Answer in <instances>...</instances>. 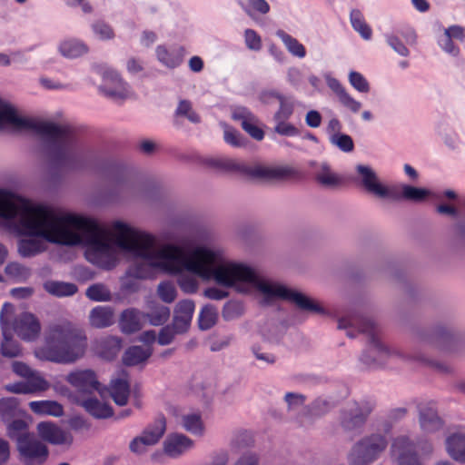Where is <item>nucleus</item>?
Segmentation results:
<instances>
[{
	"label": "nucleus",
	"instance_id": "nucleus-5",
	"mask_svg": "<svg viewBox=\"0 0 465 465\" xmlns=\"http://www.w3.org/2000/svg\"><path fill=\"white\" fill-rule=\"evenodd\" d=\"M355 172L357 183L366 193L381 200L422 203L431 195V192L425 188L406 183L387 184L381 181L376 171L367 164H357Z\"/></svg>",
	"mask_w": 465,
	"mask_h": 465
},
{
	"label": "nucleus",
	"instance_id": "nucleus-52",
	"mask_svg": "<svg viewBox=\"0 0 465 465\" xmlns=\"http://www.w3.org/2000/svg\"><path fill=\"white\" fill-rule=\"evenodd\" d=\"M1 351L4 356L13 358L20 355L21 349L17 341L12 339V336H4Z\"/></svg>",
	"mask_w": 465,
	"mask_h": 465
},
{
	"label": "nucleus",
	"instance_id": "nucleus-37",
	"mask_svg": "<svg viewBox=\"0 0 465 465\" xmlns=\"http://www.w3.org/2000/svg\"><path fill=\"white\" fill-rule=\"evenodd\" d=\"M83 407L92 416L97 419H106L113 415L112 408L104 402H101L96 399H88L82 402Z\"/></svg>",
	"mask_w": 465,
	"mask_h": 465
},
{
	"label": "nucleus",
	"instance_id": "nucleus-49",
	"mask_svg": "<svg viewBox=\"0 0 465 465\" xmlns=\"http://www.w3.org/2000/svg\"><path fill=\"white\" fill-rule=\"evenodd\" d=\"M348 80L356 91L364 94L370 92V84L361 73L351 71L348 75Z\"/></svg>",
	"mask_w": 465,
	"mask_h": 465
},
{
	"label": "nucleus",
	"instance_id": "nucleus-42",
	"mask_svg": "<svg viewBox=\"0 0 465 465\" xmlns=\"http://www.w3.org/2000/svg\"><path fill=\"white\" fill-rule=\"evenodd\" d=\"M351 23L355 31L365 40H370L372 35L371 27L365 23L361 13L352 10L351 13Z\"/></svg>",
	"mask_w": 465,
	"mask_h": 465
},
{
	"label": "nucleus",
	"instance_id": "nucleus-12",
	"mask_svg": "<svg viewBox=\"0 0 465 465\" xmlns=\"http://www.w3.org/2000/svg\"><path fill=\"white\" fill-rule=\"evenodd\" d=\"M65 381L78 392L92 393L96 391L103 395L96 374L92 370L73 371L66 375Z\"/></svg>",
	"mask_w": 465,
	"mask_h": 465
},
{
	"label": "nucleus",
	"instance_id": "nucleus-50",
	"mask_svg": "<svg viewBox=\"0 0 465 465\" xmlns=\"http://www.w3.org/2000/svg\"><path fill=\"white\" fill-rule=\"evenodd\" d=\"M176 114L178 116L187 118L191 123L196 124L200 122L199 115L193 111L191 102L187 100H181L176 108Z\"/></svg>",
	"mask_w": 465,
	"mask_h": 465
},
{
	"label": "nucleus",
	"instance_id": "nucleus-1",
	"mask_svg": "<svg viewBox=\"0 0 465 465\" xmlns=\"http://www.w3.org/2000/svg\"><path fill=\"white\" fill-rule=\"evenodd\" d=\"M112 233L116 260L118 251L140 260L132 269L136 278H151L155 271L169 274L189 272L240 293L255 292L264 302L288 300L302 310L327 314L319 302L261 275L246 263L225 260L219 251L201 246L186 251L173 243L159 244L153 234L121 221L112 223Z\"/></svg>",
	"mask_w": 465,
	"mask_h": 465
},
{
	"label": "nucleus",
	"instance_id": "nucleus-57",
	"mask_svg": "<svg viewBox=\"0 0 465 465\" xmlns=\"http://www.w3.org/2000/svg\"><path fill=\"white\" fill-rule=\"evenodd\" d=\"M290 411H298L305 403V396L300 393L287 392L284 396Z\"/></svg>",
	"mask_w": 465,
	"mask_h": 465
},
{
	"label": "nucleus",
	"instance_id": "nucleus-17",
	"mask_svg": "<svg viewBox=\"0 0 465 465\" xmlns=\"http://www.w3.org/2000/svg\"><path fill=\"white\" fill-rule=\"evenodd\" d=\"M194 309L195 304L192 300H183L176 304L173 321V328L176 332L183 333L188 331Z\"/></svg>",
	"mask_w": 465,
	"mask_h": 465
},
{
	"label": "nucleus",
	"instance_id": "nucleus-40",
	"mask_svg": "<svg viewBox=\"0 0 465 465\" xmlns=\"http://www.w3.org/2000/svg\"><path fill=\"white\" fill-rule=\"evenodd\" d=\"M5 272L16 282H25L31 276L30 268L16 262H9Z\"/></svg>",
	"mask_w": 465,
	"mask_h": 465
},
{
	"label": "nucleus",
	"instance_id": "nucleus-45",
	"mask_svg": "<svg viewBox=\"0 0 465 465\" xmlns=\"http://www.w3.org/2000/svg\"><path fill=\"white\" fill-rule=\"evenodd\" d=\"M330 143L344 153H351L354 149L352 138L345 134H336L330 136Z\"/></svg>",
	"mask_w": 465,
	"mask_h": 465
},
{
	"label": "nucleus",
	"instance_id": "nucleus-25",
	"mask_svg": "<svg viewBox=\"0 0 465 465\" xmlns=\"http://www.w3.org/2000/svg\"><path fill=\"white\" fill-rule=\"evenodd\" d=\"M122 349V340L118 337L108 336L101 338L95 343V353L107 361L114 360Z\"/></svg>",
	"mask_w": 465,
	"mask_h": 465
},
{
	"label": "nucleus",
	"instance_id": "nucleus-24",
	"mask_svg": "<svg viewBox=\"0 0 465 465\" xmlns=\"http://www.w3.org/2000/svg\"><path fill=\"white\" fill-rule=\"evenodd\" d=\"M447 454L456 462L465 464V434L455 432L450 434L444 441Z\"/></svg>",
	"mask_w": 465,
	"mask_h": 465
},
{
	"label": "nucleus",
	"instance_id": "nucleus-16",
	"mask_svg": "<svg viewBox=\"0 0 465 465\" xmlns=\"http://www.w3.org/2000/svg\"><path fill=\"white\" fill-rule=\"evenodd\" d=\"M418 420L420 430L425 433H435L443 428V420L439 416L434 403L420 407Z\"/></svg>",
	"mask_w": 465,
	"mask_h": 465
},
{
	"label": "nucleus",
	"instance_id": "nucleus-35",
	"mask_svg": "<svg viewBox=\"0 0 465 465\" xmlns=\"http://www.w3.org/2000/svg\"><path fill=\"white\" fill-rule=\"evenodd\" d=\"M44 289L49 294L60 298L72 296L77 292L75 284L59 281H46L44 283Z\"/></svg>",
	"mask_w": 465,
	"mask_h": 465
},
{
	"label": "nucleus",
	"instance_id": "nucleus-30",
	"mask_svg": "<svg viewBox=\"0 0 465 465\" xmlns=\"http://www.w3.org/2000/svg\"><path fill=\"white\" fill-rule=\"evenodd\" d=\"M110 394L114 401L119 406H124L128 402L130 385L125 376L112 380Z\"/></svg>",
	"mask_w": 465,
	"mask_h": 465
},
{
	"label": "nucleus",
	"instance_id": "nucleus-48",
	"mask_svg": "<svg viewBox=\"0 0 465 465\" xmlns=\"http://www.w3.org/2000/svg\"><path fill=\"white\" fill-rule=\"evenodd\" d=\"M8 436L16 441L18 444V439L23 438L25 435H29L27 432V424L22 420H15L11 422L7 427Z\"/></svg>",
	"mask_w": 465,
	"mask_h": 465
},
{
	"label": "nucleus",
	"instance_id": "nucleus-23",
	"mask_svg": "<svg viewBox=\"0 0 465 465\" xmlns=\"http://www.w3.org/2000/svg\"><path fill=\"white\" fill-rule=\"evenodd\" d=\"M57 49L59 54L67 59H76L89 52L88 45L83 40L74 37L60 41Z\"/></svg>",
	"mask_w": 465,
	"mask_h": 465
},
{
	"label": "nucleus",
	"instance_id": "nucleus-63",
	"mask_svg": "<svg viewBox=\"0 0 465 465\" xmlns=\"http://www.w3.org/2000/svg\"><path fill=\"white\" fill-rule=\"evenodd\" d=\"M232 465H259V457L252 452L241 455Z\"/></svg>",
	"mask_w": 465,
	"mask_h": 465
},
{
	"label": "nucleus",
	"instance_id": "nucleus-47",
	"mask_svg": "<svg viewBox=\"0 0 465 465\" xmlns=\"http://www.w3.org/2000/svg\"><path fill=\"white\" fill-rule=\"evenodd\" d=\"M152 446H154V444L140 433L130 441L129 450L136 455H141L145 453L148 448Z\"/></svg>",
	"mask_w": 465,
	"mask_h": 465
},
{
	"label": "nucleus",
	"instance_id": "nucleus-6",
	"mask_svg": "<svg viewBox=\"0 0 465 465\" xmlns=\"http://www.w3.org/2000/svg\"><path fill=\"white\" fill-rule=\"evenodd\" d=\"M0 325L3 336H12L15 333L25 341H35L41 331V325L34 314L29 312L16 314L15 306L9 302L2 306Z\"/></svg>",
	"mask_w": 465,
	"mask_h": 465
},
{
	"label": "nucleus",
	"instance_id": "nucleus-15",
	"mask_svg": "<svg viewBox=\"0 0 465 465\" xmlns=\"http://www.w3.org/2000/svg\"><path fill=\"white\" fill-rule=\"evenodd\" d=\"M465 43V28L460 25H450L444 29L442 35L438 38L440 48L449 55L457 57L460 51L452 39Z\"/></svg>",
	"mask_w": 465,
	"mask_h": 465
},
{
	"label": "nucleus",
	"instance_id": "nucleus-62",
	"mask_svg": "<svg viewBox=\"0 0 465 465\" xmlns=\"http://www.w3.org/2000/svg\"><path fill=\"white\" fill-rule=\"evenodd\" d=\"M12 370L16 375L24 378L25 380L35 371L27 364L18 361L12 363Z\"/></svg>",
	"mask_w": 465,
	"mask_h": 465
},
{
	"label": "nucleus",
	"instance_id": "nucleus-32",
	"mask_svg": "<svg viewBox=\"0 0 465 465\" xmlns=\"http://www.w3.org/2000/svg\"><path fill=\"white\" fill-rule=\"evenodd\" d=\"M166 431V420L163 415H159L153 421L147 424L141 433L152 443L156 445Z\"/></svg>",
	"mask_w": 465,
	"mask_h": 465
},
{
	"label": "nucleus",
	"instance_id": "nucleus-36",
	"mask_svg": "<svg viewBox=\"0 0 465 465\" xmlns=\"http://www.w3.org/2000/svg\"><path fill=\"white\" fill-rule=\"evenodd\" d=\"M149 311L144 314L151 325L160 326L164 324L170 317V309L163 304L151 302L148 305Z\"/></svg>",
	"mask_w": 465,
	"mask_h": 465
},
{
	"label": "nucleus",
	"instance_id": "nucleus-26",
	"mask_svg": "<svg viewBox=\"0 0 465 465\" xmlns=\"http://www.w3.org/2000/svg\"><path fill=\"white\" fill-rule=\"evenodd\" d=\"M144 313L137 309L130 308L124 311L120 317V328L123 332L130 334L139 331L143 327Z\"/></svg>",
	"mask_w": 465,
	"mask_h": 465
},
{
	"label": "nucleus",
	"instance_id": "nucleus-41",
	"mask_svg": "<svg viewBox=\"0 0 465 465\" xmlns=\"http://www.w3.org/2000/svg\"><path fill=\"white\" fill-rule=\"evenodd\" d=\"M218 312L213 305H205L199 314V327L201 330L211 329L217 321Z\"/></svg>",
	"mask_w": 465,
	"mask_h": 465
},
{
	"label": "nucleus",
	"instance_id": "nucleus-38",
	"mask_svg": "<svg viewBox=\"0 0 465 465\" xmlns=\"http://www.w3.org/2000/svg\"><path fill=\"white\" fill-rule=\"evenodd\" d=\"M239 6L250 17L255 14L267 15L270 12V5L266 0H238Z\"/></svg>",
	"mask_w": 465,
	"mask_h": 465
},
{
	"label": "nucleus",
	"instance_id": "nucleus-28",
	"mask_svg": "<svg viewBox=\"0 0 465 465\" xmlns=\"http://www.w3.org/2000/svg\"><path fill=\"white\" fill-rule=\"evenodd\" d=\"M30 410L36 415L61 417L64 414V408L56 401L42 400L29 402Z\"/></svg>",
	"mask_w": 465,
	"mask_h": 465
},
{
	"label": "nucleus",
	"instance_id": "nucleus-10",
	"mask_svg": "<svg viewBox=\"0 0 465 465\" xmlns=\"http://www.w3.org/2000/svg\"><path fill=\"white\" fill-rule=\"evenodd\" d=\"M100 90L105 96L116 102L125 100L133 95L130 85L113 69L104 71Z\"/></svg>",
	"mask_w": 465,
	"mask_h": 465
},
{
	"label": "nucleus",
	"instance_id": "nucleus-21",
	"mask_svg": "<svg viewBox=\"0 0 465 465\" xmlns=\"http://www.w3.org/2000/svg\"><path fill=\"white\" fill-rule=\"evenodd\" d=\"M157 60L167 68L178 67L183 60L184 49L179 45H158L155 49Z\"/></svg>",
	"mask_w": 465,
	"mask_h": 465
},
{
	"label": "nucleus",
	"instance_id": "nucleus-27",
	"mask_svg": "<svg viewBox=\"0 0 465 465\" xmlns=\"http://www.w3.org/2000/svg\"><path fill=\"white\" fill-rule=\"evenodd\" d=\"M251 173L267 180H280L291 176L293 170L288 166L256 165L252 169Z\"/></svg>",
	"mask_w": 465,
	"mask_h": 465
},
{
	"label": "nucleus",
	"instance_id": "nucleus-64",
	"mask_svg": "<svg viewBox=\"0 0 465 465\" xmlns=\"http://www.w3.org/2000/svg\"><path fill=\"white\" fill-rule=\"evenodd\" d=\"M204 296L211 300L220 301L228 296V292L218 288V287H210L204 290Z\"/></svg>",
	"mask_w": 465,
	"mask_h": 465
},
{
	"label": "nucleus",
	"instance_id": "nucleus-44",
	"mask_svg": "<svg viewBox=\"0 0 465 465\" xmlns=\"http://www.w3.org/2000/svg\"><path fill=\"white\" fill-rule=\"evenodd\" d=\"M91 28L94 37L98 40L109 41L114 38V31L113 27L104 21H96L93 23Z\"/></svg>",
	"mask_w": 465,
	"mask_h": 465
},
{
	"label": "nucleus",
	"instance_id": "nucleus-4",
	"mask_svg": "<svg viewBox=\"0 0 465 465\" xmlns=\"http://www.w3.org/2000/svg\"><path fill=\"white\" fill-rule=\"evenodd\" d=\"M87 349L84 331L63 321L52 323L45 332L44 344L35 349V356L59 364H71L83 358Z\"/></svg>",
	"mask_w": 465,
	"mask_h": 465
},
{
	"label": "nucleus",
	"instance_id": "nucleus-43",
	"mask_svg": "<svg viewBox=\"0 0 465 465\" xmlns=\"http://www.w3.org/2000/svg\"><path fill=\"white\" fill-rule=\"evenodd\" d=\"M85 294L90 300L94 302H107L111 299L109 289L102 283H95L89 286Z\"/></svg>",
	"mask_w": 465,
	"mask_h": 465
},
{
	"label": "nucleus",
	"instance_id": "nucleus-56",
	"mask_svg": "<svg viewBox=\"0 0 465 465\" xmlns=\"http://www.w3.org/2000/svg\"><path fill=\"white\" fill-rule=\"evenodd\" d=\"M223 138L224 141L235 147H240L244 144L242 138L240 134L235 131L233 128L228 126L227 124H223Z\"/></svg>",
	"mask_w": 465,
	"mask_h": 465
},
{
	"label": "nucleus",
	"instance_id": "nucleus-20",
	"mask_svg": "<svg viewBox=\"0 0 465 465\" xmlns=\"http://www.w3.org/2000/svg\"><path fill=\"white\" fill-rule=\"evenodd\" d=\"M37 431L44 440L52 444H70L73 441L69 432L63 430L52 422H40L37 425Z\"/></svg>",
	"mask_w": 465,
	"mask_h": 465
},
{
	"label": "nucleus",
	"instance_id": "nucleus-3",
	"mask_svg": "<svg viewBox=\"0 0 465 465\" xmlns=\"http://www.w3.org/2000/svg\"><path fill=\"white\" fill-rule=\"evenodd\" d=\"M34 132L45 143L46 153L57 162H67L74 155V138L66 125L22 115L15 106L0 100V129Z\"/></svg>",
	"mask_w": 465,
	"mask_h": 465
},
{
	"label": "nucleus",
	"instance_id": "nucleus-53",
	"mask_svg": "<svg viewBox=\"0 0 465 465\" xmlns=\"http://www.w3.org/2000/svg\"><path fill=\"white\" fill-rule=\"evenodd\" d=\"M331 408V402L324 398L316 399L310 406L309 413L312 417H321Z\"/></svg>",
	"mask_w": 465,
	"mask_h": 465
},
{
	"label": "nucleus",
	"instance_id": "nucleus-51",
	"mask_svg": "<svg viewBox=\"0 0 465 465\" xmlns=\"http://www.w3.org/2000/svg\"><path fill=\"white\" fill-rule=\"evenodd\" d=\"M178 284L183 292L186 293H194L198 290V280L195 275L181 274L178 278Z\"/></svg>",
	"mask_w": 465,
	"mask_h": 465
},
{
	"label": "nucleus",
	"instance_id": "nucleus-59",
	"mask_svg": "<svg viewBox=\"0 0 465 465\" xmlns=\"http://www.w3.org/2000/svg\"><path fill=\"white\" fill-rule=\"evenodd\" d=\"M388 45L401 56H408L410 54L406 45L395 35H388L386 37Z\"/></svg>",
	"mask_w": 465,
	"mask_h": 465
},
{
	"label": "nucleus",
	"instance_id": "nucleus-22",
	"mask_svg": "<svg viewBox=\"0 0 465 465\" xmlns=\"http://www.w3.org/2000/svg\"><path fill=\"white\" fill-rule=\"evenodd\" d=\"M314 180L322 187L335 189L341 185L342 178L327 163H321L314 171Z\"/></svg>",
	"mask_w": 465,
	"mask_h": 465
},
{
	"label": "nucleus",
	"instance_id": "nucleus-18",
	"mask_svg": "<svg viewBox=\"0 0 465 465\" xmlns=\"http://www.w3.org/2000/svg\"><path fill=\"white\" fill-rule=\"evenodd\" d=\"M328 87L336 94L339 103L352 114H358L361 109V103L351 96L336 78L327 76Z\"/></svg>",
	"mask_w": 465,
	"mask_h": 465
},
{
	"label": "nucleus",
	"instance_id": "nucleus-9",
	"mask_svg": "<svg viewBox=\"0 0 465 465\" xmlns=\"http://www.w3.org/2000/svg\"><path fill=\"white\" fill-rule=\"evenodd\" d=\"M373 409L374 403L370 401L349 402L341 412L340 422L341 427L348 431L360 429Z\"/></svg>",
	"mask_w": 465,
	"mask_h": 465
},
{
	"label": "nucleus",
	"instance_id": "nucleus-34",
	"mask_svg": "<svg viewBox=\"0 0 465 465\" xmlns=\"http://www.w3.org/2000/svg\"><path fill=\"white\" fill-rule=\"evenodd\" d=\"M276 36L282 42L286 50L294 57L302 59L306 56L305 46L295 37L292 36L282 29L275 33Z\"/></svg>",
	"mask_w": 465,
	"mask_h": 465
},
{
	"label": "nucleus",
	"instance_id": "nucleus-11",
	"mask_svg": "<svg viewBox=\"0 0 465 465\" xmlns=\"http://www.w3.org/2000/svg\"><path fill=\"white\" fill-rule=\"evenodd\" d=\"M391 458L396 465H423L417 458L414 444L406 436H398L393 440Z\"/></svg>",
	"mask_w": 465,
	"mask_h": 465
},
{
	"label": "nucleus",
	"instance_id": "nucleus-14",
	"mask_svg": "<svg viewBox=\"0 0 465 465\" xmlns=\"http://www.w3.org/2000/svg\"><path fill=\"white\" fill-rule=\"evenodd\" d=\"M17 450L25 459L44 461L48 456L46 446L39 441L33 434L18 439Z\"/></svg>",
	"mask_w": 465,
	"mask_h": 465
},
{
	"label": "nucleus",
	"instance_id": "nucleus-60",
	"mask_svg": "<svg viewBox=\"0 0 465 465\" xmlns=\"http://www.w3.org/2000/svg\"><path fill=\"white\" fill-rule=\"evenodd\" d=\"M175 334H178V332L173 328V324L172 326L167 325L161 329L157 341L160 345H168L173 341Z\"/></svg>",
	"mask_w": 465,
	"mask_h": 465
},
{
	"label": "nucleus",
	"instance_id": "nucleus-29",
	"mask_svg": "<svg viewBox=\"0 0 465 465\" xmlns=\"http://www.w3.org/2000/svg\"><path fill=\"white\" fill-rule=\"evenodd\" d=\"M177 422L184 430L194 436L202 437L204 434L205 428L200 414H182L177 416Z\"/></svg>",
	"mask_w": 465,
	"mask_h": 465
},
{
	"label": "nucleus",
	"instance_id": "nucleus-58",
	"mask_svg": "<svg viewBox=\"0 0 465 465\" xmlns=\"http://www.w3.org/2000/svg\"><path fill=\"white\" fill-rule=\"evenodd\" d=\"M278 123L274 128L275 132L281 135L296 136L299 134L298 129L292 124L283 120H276Z\"/></svg>",
	"mask_w": 465,
	"mask_h": 465
},
{
	"label": "nucleus",
	"instance_id": "nucleus-13",
	"mask_svg": "<svg viewBox=\"0 0 465 465\" xmlns=\"http://www.w3.org/2000/svg\"><path fill=\"white\" fill-rule=\"evenodd\" d=\"M195 446L194 440L180 432L167 435L163 442V453L171 459H179L192 450Z\"/></svg>",
	"mask_w": 465,
	"mask_h": 465
},
{
	"label": "nucleus",
	"instance_id": "nucleus-2",
	"mask_svg": "<svg viewBox=\"0 0 465 465\" xmlns=\"http://www.w3.org/2000/svg\"><path fill=\"white\" fill-rule=\"evenodd\" d=\"M0 223L8 225L21 236L17 252L22 258H33L45 252L50 242L84 245L86 259L101 268L111 269L116 264L112 223L101 226L89 217L22 203L9 191L1 188Z\"/></svg>",
	"mask_w": 465,
	"mask_h": 465
},
{
	"label": "nucleus",
	"instance_id": "nucleus-8",
	"mask_svg": "<svg viewBox=\"0 0 465 465\" xmlns=\"http://www.w3.org/2000/svg\"><path fill=\"white\" fill-rule=\"evenodd\" d=\"M360 330L370 337L368 351L362 358L365 363L381 365L388 360L400 356V352L395 348L389 347L378 338L376 327L371 320L363 319Z\"/></svg>",
	"mask_w": 465,
	"mask_h": 465
},
{
	"label": "nucleus",
	"instance_id": "nucleus-39",
	"mask_svg": "<svg viewBox=\"0 0 465 465\" xmlns=\"http://www.w3.org/2000/svg\"><path fill=\"white\" fill-rule=\"evenodd\" d=\"M29 393L33 395L40 394L48 391L51 387L50 382L37 371H34L26 379Z\"/></svg>",
	"mask_w": 465,
	"mask_h": 465
},
{
	"label": "nucleus",
	"instance_id": "nucleus-46",
	"mask_svg": "<svg viewBox=\"0 0 465 465\" xmlns=\"http://www.w3.org/2000/svg\"><path fill=\"white\" fill-rule=\"evenodd\" d=\"M157 295L163 302L172 303L177 295L175 286L170 282H162L157 286Z\"/></svg>",
	"mask_w": 465,
	"mask_h": 465
},
{
	"label": "nucleus",
	"instance_id": "nucleus-61",
	"mask_svg": "<svg viewBox=\"0 0 465 465\" xmlns=\"http://www.w3.org/2000/svg\"><path fill=\"white\" fill-rule=\"evenodd\" d=\"M251 351L258 361L266 364H273L275 362V356L272 353L263 351L259 345H252Z\"/></svg>",
	"mask_w": 465,
	"mask_h": 465
},
{
	"label": "nucleus",
	"instance_id": "nucleus-33",
	"mask_svg": "<svg viewBox=\"0 0 465 465\" xmlns=\"http://www.w3.org/2000/svg\"><path fill=\"white\" fill-rule=\"evenodd\" d=\"M89 320L93 327H108L114 322L113 310L106 306H97L91 311Z\"/></svg>",
	"mask_w": 465,
	"mask_h": 465
},
{
	"label": "nucleus",
	"instance_id": "nucleus-54",
	"mask_svg": "<svg viewBox=\"0 0 465 465\" xmlns=\"http://www.w3.org/2000/svg\"><path fill=\"white\" fill-rule=\"evenodd\" d=\"M17 405L18 401L14 397L0 399V417L3 420H6L11 417L14 414Z\"/></svg>",
	"mask_w": 465,
	"mask_h": 465
},
{
	"label": "nucleus",
	"instance_id": "nucleus-31",
	"mask_svg": "<svg viewBox=\"0 0 465 465\" xmlns=\"http://www.w3.org/2000/svg\"><path fill=\"white\" fill-rule=\"evenodd\" d=\"M151 347L134 345L129 347L123 355V362L127 366H134L144 362L152 355Z\"/></svg>",
	"mask_w": 465,
	"mask_h": 465
},
{
	"label": "nucleus",
	"instance_id": "nucleus-55",
	"mask_svg": "<svg viewBox=\"0 0 465 465\" xmlns=\"http://www.w3.org/2000/svg\"><path fill=\"white\" fill-rule=\"evenodd\" d=\"M244 41L250 50L260 51L262 49V38L253 29L244 31Z\"/></svg>",
	"mask_w": 465,
	"mask_h": 465
},
{
	"label": "nucleus",
	"instance_id": "nucleus-19",
	"mask_svg": "<svg viewBox=\"0 0 465 465\" xmlns=\"http://www.w3.org/2000/svg\"><path fill=\"white\" fill-rule=\"evenodd\" d=\"M232 119L240 121L242 129L253 139L261 141L264 137L263 131L258 126V119L246 108L238 107L232 112Z\"/></svg>",
	"mask_w": 465,
	"mask_h": 465
},
{
	"label": "nucleus",
	"instance_id": "nucleus-7",
	"mask_svg": "<svg viewBox=\"0 0 465 465\" xmlns=\"http://www.w3.org/2000/svg\"><path fill=\"white\" fill-rule=\"evenodd\" d=\"M388 446L386 437L381 433L367 435L351 447L348 453L349 465H371L380 459Z\"/></svg>",
	"mask_w": 465,
	"mask_h": 465
}]
</instances>
